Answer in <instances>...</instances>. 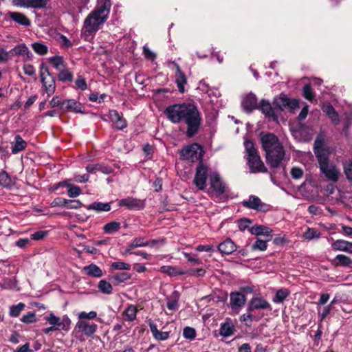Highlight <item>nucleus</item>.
Returning <instances> with one entry per match:
<instances>
[{"label":"nucleus","mask_w":352,"mask_h":352,"mask_svg":"<svg viewBox=\"0 0 352 352\" xmlns=\"http://www.w3.org/2000/svg\"><path fill=\"white\" fill-rule=\"evenodd\" d=\"M164 113L173 123H185L187 125L186 135L188 137H192L198 132L201 118L197 107L194 104L184 102L170 105L166 107Z\"/></svg>","instance_id":"f257e3e1"},{"label":"nucleus","mask_w":352,"mask_h":352,"mask_svg":"<svg viewBox=\"0 0 352 352\" xmlns=\"http://www.w3.org/2000/svg\"><path fill=\"white\" fill-rule=\"evenodd\" d=\"M111 7L109 0L97 2L94 9L85 17L81 30L82 37L87 41L92 40L96 33L107 21Z\"/></svg>","instance_id":"f03ea898"},{"label":"nucleus","mask_w":352,"mask_h":352,"mask_svg":"<svg viewBox=\"0 0 352 352\" xmlns=\"http://www.w3.org/2000/svg\"><path fill=\"white\" fill-rule=\"evenodd\" d=\"M261 142L268 164L273 168L278 167L284 157L285 151L278 138L272 133H267L261 137Z\"/></svg>","instance_id":"7ed1b4c3"},{"label":"nucleus","mask_w":352,"mask_h":352,"mask_svg":"<svg viewBox=\"0 0 352 352\" xmlns=\"http://www.w3.org/2000/svg\"><path fill=\"white\" fill-rule=\"evenodd\" d=\"M314 153L318 160L321 173L327 180L336 182L338 180L340 170L336 166L329 162V151L322 147V141L316 140L314 143Z\"/></svg>","instance_id":"20e7f679"},{"label":"nucleus","mask_w":352,"mask_h":352,"mask_svg":"<svg viewBox=\"0 0 352 352\" xmlns=\"http://www.w3.org/2000/svg\"><path fill=\"white\" fill-rule=\"evenodd\" d=\"M244 146L246 153L245 157L250 172L252 173L266 172L267 169L258 155L253 142L250 140H246L244 142Z\"/></svg>","instance_id":"39448f33"},{"label":"nucleus","mask_w":352,"mask_h":352,"mask_svg":"<svg viewBox=\"0 0 352 352\" xmlns=\"http://www.w3.org/2000/svg\"><path fill=\"white\" fill-rule=\"evenodd\" d=\"M41 81L48 96L54 94L56 90V81L54 77L50 72L48 67L43 63L40 66Z\"/></svg>","instance_id":"423d86ee"},{"label":"nucleus","mask_w":352,"mask_h":352,"mask_svg":"<svg viewBox=\"0 0 352 352\" xmlns=\"http://www.w3.org/2000/svg\"><path fill=\"white\" fill-rule=\"evenodd\" d=\"M45 320L54 327L56 331H68L70 329L71 320L67 316L64 315L60 318L56 316L53 313H50L45 316Z\"/></svg>","instance_id":"0eeeda50"},{"label":"nucleus","mask_w":352,"mask_h":352,"mask_svg":"<svg viewBox=\"0 0 352 352\" xmlns=\"http://www.w3.org/2000/svg\"><path fill=\"white\" fill-rule=\"evenodd\" d=\"M203 152L201 146L195 143L184 147L182 150L181 157L191 162L201 161Z\"/></svg>","instance_id":"6e6552de"},{"label":"nucleus","mask_w":352,"mask_h":352,"mask_svg":"<svg viewBox=\"0 0 352 352\" xmlns=\"http://www.w3.org/2000/svg\"><path fill=\"white\" fill-rule=\"evenodd\" d=\"M210 185L209 193L220 195L226 192V184L221 179L219 175L217 172L210 174Z\"/></svg>","instance_id":"1a4fd4ad"},{"label":"nucleus","mask_w":352,"mask_h":352,"mask_svg":"<svg viewBox=\"0 0 352 352\" xmlns=\"http://www.w3.org/2000/svg\"><path fill=\"white\" fill-rule=\"evenodd\" d=\"M272 310L270 303L261 296H254L248 302L247 311L254 312L256 310Z\"/></svg>","instance_id":"9d476101"},{"label":"nucleus","mask_w":352,"mask_h":352,"mask_svg":"<svg viewBox=\"0 0 352 352\" xmlns=\"http://www.w3.org/2000/svg\"><path fill=\"white\" fill-rule=\"evenodd\" d=\"M208 175V168L201 161L199 165L196 169V173L194 178V184L199 190H204L206 186Z\"/></svg>","instance_id":"9b49d317"},{"label":"nucleus","mask_w":352,"mask_h":352,"mask_svg":"<svg viewBox=\"0 0 352 352\" xmlns=\"http://www.w3.org/2000/svg\"><path fill=\"white\" fill-rule=\"evenodd\" d=\"M105 120H109L113 124V126L118 129L122 130L126 127V120L119 114L116 110H110L109 113L104 115Z\"/></svg>","instance_id":"f8f14e48"},{"label":"nucleus","mask_w":352,"mask_h":352,"mask_svg":"<svg viewBox=\"0 0 352 352\" xmlns=\"http://www.w3.org/2000/svg\"><path fill=\"white\" fill-rule=\"evenodd\" d=\"M119 206H125L129 210H142L145 207L144 200L128 197L118 201Z\"/></svg>","instance_id":"ddd939ff"},{"label":"nucleus","mask_w":352,"mask_h":352,"mask_svg":"<svg viewBox=\"0 0 352 352\" xmlns=\"http://www.w3.org/2000/svg\"><path fill=\"white\" fill-rule=\"evenodd\" d=\"M76 330L85 335L86 336H92L98 329V325L94 322H87L86 320H78L76 324Z\"/></svg>","instance_id":"4468645a"},{"label":"nucleus","mask_w":352,"mask_h":352,"mask_svg":"<svg viewBox=\"0 0 352 352\" xmlns=\"http://www.w3.org/2000/svg\"><path fill=\"white\" fill-rule=\"evenodd\" d=\"M230 307L233 311L238 313L246 302L245 296L241 292H234L230 294Z\"/></svg>","instance_id":"2eb2a0df"},{"label":"nucleus","mask_w":352,"mask_h":352,"mask_svg":"<svg viewBox=\"0 0 352 352\" xmlns=\"http://www.w3.org/2000/svg\"><path fill=\"white\" fill-rule=\"evenodd\" d=\"M50 0H12V3L17 6L41 9L45 8Z\"/></svg>","instance_id":"dca6fc26"},{"label":"nucleus","mask_w":352,"mask_h":352,"mask_svg":"<svg viewBox=\"0 0 352 352\" xmlns=\"http://www.w3.org/2000/svg\"><path fill=\"white\" fill-rule=\"evenodd\" d=\"M241 106L243 110L247 113H250L253 109H257L258 103L256 96L252 93H250L245 96L242 100Z\"/></svg>","instance_id":"f3484780"},{"label":"nucleus","mask_w":352,"mask_h":352,"mask_svg":"<svg viewBox=\"0 0 352 352\" xmlns=\"http://www.w3.org/2000/svg\"><path fill=\"white\" fill-rule=\"evenodd\" d=\"M172 64L175 67V82L177 84L178 91L180 93H184L185 91L184 85L187 83L186 77L182 72L180 67L175 62H173Z\"/></svg>","instance_id":"a211bd4d"},{"label":"nucleus","mask_w":352,"mask_h":352,"mask_svg":"<svg viewBox=\"0 0 352 352\" xmlns=\"http://www.w3.org/2000/svg\"><path fill=\"white\" fill-rule=\"evenodd\" d=\"M277 105L280 109H287L289 111H294L298 108L299 100L297 99L289 98L286 96L280 97L276 102Z\"/></svg>","instance_id":"6ab92c4d"},{"label":"nucleus","mask_w":352,"mask_h":352,"mask_svg":"<svg viewBox=\"0 0 352 352\" xmlns=\"http://www.w3.org/2000/svg\"><path fill=\"white\" fill-rule=\"evenodd\" d=\"M217 250L221 254L229 255L236 250V245L233 241L228 238L219 244Z\"/></svg>","instance_id":"aec40b11"},{"label":"nucleus","mask_w":352,"mask_h":352,"mask_svg":"<svg viewBox=\"0 0 352 352\" xmlns=\"http://www.w3.org/2000/svg\"><path fill=\"white\" fill-rule=\"evenodd\" d=\"M322 110L334 125H338L340 123L338 113L330 103H324L322 106Z\"/></svg>","instance_id":"412c9836"},{"label":"nucleus","mask_w":352,"mask_h":352,"mask_svg":"<svg viewBox=\"0 0 352 352\" xmlns=\"http://www.w3.org/2000/svg\"><path fill=\"white\" fill-rule=\"evenodd\" d=\"M258 108L266 117L272 118L273 120L277 119L274 113V109L272 107L268 100H262L259 105H258Z\"/></svg>","instance_id":"4be33fe9"},{"label":"nucleus","mask_w":352,"mask_h":352,"mask_svg":"<svg viewBox=\"0 0 352 352\" xmlns=\"http://www.w3.org/2000/svg\"><path fill=\"white\" fill-rule=\"evenodd\" d=\"M11 151L12 154H17L27 147V142L19 135L14 136V140L11 142Z\"/></svg>","instance_id":"5701e85b"},{"label":"nucleus","mask_w":352,"mask_h":352,"mask_svg":"<svg viewBox=\"0 0 352 352\" xmlns=\"http://www.w3.org/2000/svg\"><path fill=\"white\" fill-rule=\"evenodd\" d=\"M159 272L169 276H177L187 273L186 271L173 265H163L159 269Z\"/></svg>","instance_id":"b1692460"},{"label":"nucleus","mask_w":352,"mask_h":352,"mask_svg":"<svg viewBox=\"0 0 352 352\" xmlns=\"http://www.w3.org/2000/svg\"><path fill=\"white\" fill-rule=\"evenodd\" d=\"M74 113H82V104L74 99L64 100V110Z\"/></svg>","instance_id":"393cba45"},{"label":"nucleus","mask_w":352,"mask_h":352,"mask_svg":"<svg viewBox=\"0 0 352 352\" xmlns=\"http://www.w3.org/2000/svg\"><path fill=\"white\" fill-rule=\"evenodd\" d=\"M150 330L152 333L153 338L158 341L166 340L169 338V332L161 331L157 329V326L153 322H148Z\"/></svg>","instance_id":"a878e982"},{"label":"nucleus","mask_w":352,"mask_h":352,"mask_svg":"<svg viewBox=\"0 0 352 352\" xmlns=\"http://www.w3.org/2000/svg\"><path fill=\"white\" fill-rule=\"evenodd\" d=\"M250 231L251 234L260 236L263 235L265 236L268 237V239H272V230L270 228L265 226H254L250 228Z\"/></svg>","instance_id":"bb28decb"},{"label":"nucleus","mask_w":352,"mask_h":352,"mask_svg":"<svg viewBox=\"0 0 352 352\" xmlns=\"http://www.w3.org/2000/svg\"><path fill=\"white\" fill-rule=\"evenodd\" d=\"M86 170L90 173H95L100 171L104 174H110L113 172L111 167L102 164H89L86 166Z\"/></svg>","instance_id":"cd10ccee"},{"label":"nucleus","mask_w":352,"mask_h":352,"mask_svg":"<svg viewBox=\"0 0 352 352\" xmlns=\"http://www.w3.org/2000/svg\"><path fill=\"white\" fill-rule=\"evenodd\" d=\"M10 18L14 22L23 26H30L31 23L26 16L23 14L16 12H10L9 13Z\"/></svg>","instance_id":"c85d7f7f"},{"label":"nucleus","mask_w":352,"mask_h":352,"mask_svg":"<svg viewBox=\"0 0 352 352\" xmlns=\"http://www.w3.org/2000/svg\"><path fill=\"white\" fill-rule=\"evenodd\" d=\"M333 250L337 251H344L352 253V243L344 241L337 240L331 244Z\"/></svg>","instance_id":"c756f323"},{"label":"nucleus","mask_w":352,"mask_h":352,"mask_svg":"<svg viewBox=\"0 0 352 352\" xmlns=\"http://www.w3.org/2000/svg\"><path fill=\"white\" fill-rule=\"evenodd\" d=\"M242 204L245 208L254 210H258L260 206L263 205L259 197L255 195L250 196L248 200H245L242 202Z\"/></svg>","instance_id":"7c9ffc66"},{"label":"nucleus","mask_w":352,"mask_h":352,"mask_svg":"<svg viewBox=\"0 0 352 352\" xmlns=\"http://www.w3.org/2000/svg\"><path fill=\"white\" fill-rule=\"evenodd\" d=\"M85 273L89 276L100 278L102 276V270L95 264H90L83 267Z\"/></svg>","instance_id":"2f4dec72"},{"label":"nucleus","mask_w":352,"mask_h":352,"mask_svg":"<svg viewBox=\"0 0 352 352\" xmlns=\"http://www.w3.org/2000/svg\"><path fill=\"white\" fill-rule=\"evenodd\" d=\"M138 309L135 305H129L122 313L123 319L127 322H133L136 319Z\"/></svg>","instance_id":"473e14b6"},{"label":"nucleus","mask_w":352,"mask_h":352,"mask_svg":"<svg viewBox=\"0 0 352 352\" xmlns=\"http://www.w3.org/2000/svg\"><path fill=\"white\" fill-rule=\"evenodd\" d=\"M87 210H95L98 212H107L111 210V206L109 203L94 202L86 206Z\"/></svg>","instance_id":"72a5a7b5"},{"label":"nucleus","mask_w":352,"mask_h":352,"mask_svg":"<svg viewBox=\"0 0 352 352\" xmlns=\"http://www.w3.org/2000/svg\"><path fill=\"white\" fill-rule=\"evenodd\" d=\"M13 51L15 54L22 56L26 58L30 59L32 58V54L25 44H21L16 46Z\"/></svg>","instance_id":"f704fd0d"},{"label":"nucleus","mask_w":352,"mask_h":352,"mask_svg":"<svg viewBox=\"0 0 352 352\" xmlns=\"http://www.w3.org/2000/svg\"><path fill=\"white\" fill-rule=\"evenodd\" d=\"M49 62L57 70H61L67 67L66 63L60 56H54L49 58Z\"/></svg>","instance_id":"c9c22d12"},{"label":"nucleus","mask_w":352,"mask_h":352,"mask_svg":"<svg viewBox=\"0 0 352 352\" xmlns=\"http://www.w3.org/2000/svg\"><path fill=\"white\" fill-rule=\"evenodd\" d=\"M234 326L230 322H226L221 325L220 334L223 337H229L234 332Z\"/></svg>","instance_id":"e433bc0d"},{"label":"nucleus","mask_w":352,"mask_h":352,"mask_svg":"<svg viewBox=\"0 0 352 352\" xmlns=\"http://www.w3.org/2000/svg\"><path fill=\"white\" fill-rule=\"evenodd\" d=\"M31 47L35 53L40 56L46 55L48 52V47L43 42H34Z\"/></svg>","instance_id":"4c0bfd02"},{"label":"nucleus","mask_w":352,"mask_h":352,"mask_svg":"<svg viewBox=\"0 0 352 352\" xmlns=\"http://www.w3.org/2000/svg\"><path fill=\"white\" fill-rule=\"evenodd\" d=\"M58 79L62 82H71L73 80V74L65 67V69L59 71V73L58 74Z\"/></svg>","instance_id":"58836bf2"},{"label":"nucleus","mask_w":352,"mask_h":352,"mask_svg":"<svg viewBox=\"0 0 352 352\" xmlns=\"http://www.w3.org/2000/svg\"><path fill=\"white\" fill-rule=\"evenodd\" d=\"M270 241V239L266 240H261L258 238L256 239L255 243L252 245L251 249L253 251L258 250L263 252L267 248V242Z\"/></svg>","instance_id":"ea45409f"},{"label":"nucleus","mask_w":352,"mask_h":352,"mask_svg":"<svg viewBox=\"0 0 352 352\" xmlns=\"http://www.w3.org/2000/svg\"><path fill=\"white\" fill-rule=\"evenodd\" d=\"M25 305L23 302H19L17 305H12L9 309V315L10 317L16 318L24 309Z\"/></svg>","instance_id":"a19ab883"},{"label":"nucleus","mask_w":352,"mask_h":352,"mask_svg":"<svg viewBox=\"0 0 352 352\" xmlns=\"http://www.w3.org/2000/svg\"><path fill=\"white\" fill-rule=\"evenodd\" d=\"M289 295V292L288 289L285 288L278 289L273 298V302L278 304L281 303Z\"/></svg>","instance_id":"79ce46f5"},{"label":"nucleus","mask_w":352,"mask_h":352,"mask_svg":"<svg viewBox=\"0 0 352 352\" xmlns=\"http://www.w3.org/2000/svg\"><path fill=\"white\" fill-rule=\"evenodd\" d=\"M261 317H256L253 314L252 311H247V314H243L240 317V320L241 322H245V325L248 327L251 326V322L253 320L258 321L260 320Z\"/></svg>","instance_id":"37998d69"},{"label":"nucleus","mask_w":352,"mask_h":352,"mask_svg":"<svg viewBox=\"0 0 352 352\" xmlns=\"http://www.w3.org/2000/svg\"><path fill=\"white\" fill-rule=\"evenodd\" d=\"M0 185L4 188H10L12 186V181L7 172L2 170L0 173Z\"/></svg>","instance_id":"c03bdc74"},{"label":"nucleus","mask_w":352,"mask_h":352,"mask_svg":"<svg viewBox=\"0 0 352 352\" xmlns=\"http://www.w3.org/2000/svg\"><path fill=\"white\" fill-rule=\"evenodd\" d=\"M343 123V133L345 134V135H347L349 133V129L352 124V111L346 112L344 114Z\"/></svg>","instance_id":"a18cd8bd"},{"label":"nucleus","mask_w":352,"mask_h":352,"mask_svg":"<svg viewBox=\"0 0 352 352\" xmlns=\"http://www.w3.org/2000/svg\"><path fill=\"white\" fill-rule=\"evenodd\" d=\"M131 276L130 274L127 272H118L112 276V279L117 283H122L129 280L131 278Z\"/></svg>","instance_id":"49530a36"},{"label":"nucleus","mask_w":352,"mask_h":352,"mask_svg":"<svg viewBox=\"0 0 352 352\" xmlns=\"http://www.w3.org/2000/svg\"><path fill=\"white\" fill-rule=\"evenodd\" d=\"M120 228V223L111 221L104 225L103 229L107 234H113Z\"/></svg>","instance_id":"de8ad7c7"},{"label":"nucleus","mask_w":352,"mask_h":352,"mask_svg":"<svg viewBox=\"0 0 352 352\" xmlns=\"http://www.w3.org/2000/svg\"><path fill=\"white\" fill-rule=\"evenodd\" d=\"M100 291L104 294H109L112 292L111 285L105 280H101L98 283Z\"/></svg>","instance_id":"09e8293b"},{"label":"nucleus","mask_w":352,"mask_h":352,"mask_svg":"<svg viewBox=\"0 0 352 352\" xmlns=\"http://www.w3.org/2000/svg\"><path fill=\"white\" fill-rule=\"evenodd\" d=\"M320 233L315 228H307V231L304 233V237L307 240H312L314 239H319Z\"/></svg>","instance_id":"8fccbe9b"},{"label":"nucleus","mask_w":352,"mask_h":352,"mask_svg":"<svg viewBox=\"0 0 352 352\" xmlns=\"http://www.w3.org/2000/svg\"><path fill=\"white\" fill-rule=\"evenodd\" d=\"M302 95L308 100L312 101L315 98V94L310 85H305L302 88Z\"/></svg>","instance_id":"3c124183"},{"label":"nucleus","mask_w":352,"mask_h":352,"mask_svg":"<svg viewBox=\"0 0 352 352\" xmlns=\"http://www.w3.org/2000/svg\"><path fill=\"white\" fill-rule=\"evenodd\" d=\"M57 41L60 44V47L64 49H68L73 45L72 41L69 39H68L66 36L63 34H60Z\"/></svg>","instance_id":"603ef678"},{"label":"nucleus","mask_w":352,"mask_h":352,"mask_svg":"<svg viewBox=\"0 0 352 352\" xmlns=\"http://www.w3.org/2000/svg\"><path fill=\"white\" fill-rule=\"evenodd\" d=\"M132 248H142L147 246V240L143 236L134 238L132 241Z\"/></svg>","instance_id":"864d4df0"},{"label":"nucleus","mask_w":352,"mask_h":352,"mask_svg":"<svg viewBox=\"0 0 352 352\" xmlns=\"http://www.w3.org/2000/svg\"><path fill=\"white\" fill-rule=\"evenodd\" d=\"M78 320H93L97 317V313L94 311L89 312L81 311L78 314Z\"/></svg>","instance_id":"5fc2aeb1"},{"label":"nucleus","mask_w":352,"mask_h":352,"mask_svg":"<svg viewBox=\"0 0 352 352\" xmlns=\"http://www.w3.org/2000/svg\"><path fill=\"white\" fill-rule=\"evenodd\" d=\"M111 268L113 270H130L131 265L122 261H117L113 262L111 264Z\"/></svg>","instance_id":"6e6d98bb"},{"label":"nucleus","mask_w":352,"mask_h":352,"mask_svg":"<svg viewBox=\"0 0 352 352\" xmlns=\"http://www.w3.org/2000/svg\"><path fill=\"white\" fill-rule=\"evenodd\" d=\"M21 321L25 324H32L36 321V314L34 312L30 311L28 314L23 316Z\"/></svg>","instance_id":"4d7b16f0"},{"label":"nucleus","mask_w":352,"mask_h":352,"mask_svg":"<svg viewBox=\"0 0 352 352\" xmlns=\"http://www.w3.org/2000/svg\"><path fill=\"white\" fill-rule=\"evenodd\" d=\"M50 104L52 107H59L61 110H64V100H63L59 96H54L50 102Z\"/></svg>","instance_id":"13d9d810"},{"label":"nucleus","mask_w":352,"mask_h":352,"mask_svg":"<svg viewBox=\"0 0 352 352\" xmlns=\"http://www.w3.org/2000/svg\"><path fill=\"white\" fill-rule=\"evenodd\" d=\"M344 170L346 178L352 181V160H349L344 164Z\"/></svg>","instance_id":"bf43d9fd"},{"label":"nucleus","mask_w":352,"mask_h":352,"mask_svg":"<svg viewBox=\"0 0 352 352\" xmlns=\"http://www.w3.org/2000/svg\"><path fill=\"white\" fill-rule=\"evenodd\" d=\"M183 336L185 338L192 340L195 338V330L192 327H186L184 329Z\"/></svg>","instance_id":"052dcab7"},{"label":"nucleus","mask_w":352,"mask_h":352,"mask_svg":"<svg viewBox=\"0 0 352 352\" xmlns=\"http://www.w3.org/2000/svg\"><path fill=\"white\" fill-rule=\"evenodd\" d=\"M173 295H175V297L167 301V307L169 310H175L177 308V292H174Z\"/></svg>","instance_id":"680f3d73"},{"label":"nucleus","mask_w":352,"mask_h":352,"mask_svg":"<svg viewBox=\"0 0 352 352\" xmlns=\"http://www.w3.org/2000/svg\"><path fill=\"white\" fill-rule=\"evenodd\" d=\"M82 206V204L79 200H69L65 205V208L69 209H78Z\"/></svg>","instance_id":"e2e57ef3"},{"label":"nucleus","mask_w":352,"mask_h":352,"mask_svg":"<svg viewBox=\"0 0 352 352\" xmlns=\"http://www.w3.org/2000/svg\"><path fill=\"white\" fill-rule=\"evenodd\" d=\"M80 193V188L76 186H70L67 191L68 196L72 198L78 197Z\"/></svg>","instance_id":"0e129e2a"},{"label":"nucleus","mask_w":352,"mask_h":352,"mask_svg":"<svg viewBox=\"0 0 352 352\" xmlns=\"http://www.w3.org/2000/svg\"><path fill=\"white\" fill-rule=\"evenodd\" d=\"M336 260L341 265L346 266L351 263V260L345 255L338 254L336 257Z\"/></svg>","instance_id":"69168bd1"},{"label":"nucleus","mask_w":352,"mask_h":352,"mask_svg":"<svg viewBox=\"0 0 352 352\" xmlns=\"http://www.w3.org/2000/svg\"><path fill=\"white\" fill-rule=\"evenodd\" d=\"M47 235V231L39 230L31 234L30 239L32 240H41Z\"/></svg>","instance_id":"338daca9"},{"label":"nucleus","mask_w":352,"mask_h":352,"mask_svg":"<svg viewBox=\"0 0 352 352\" xmlns=\"http://www.w3.org/2000/svg\"><path fill=\"white\" fill-rule=\"evenodd\" d=\"M76 85L77 88L81 90H85L87 88V85L85 81V79L82 76H78V78L76 80Z\"/></svg>","instance_id":"774afa93"}]
</instances>
